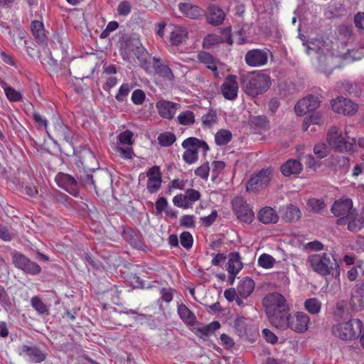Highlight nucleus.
<instances>
[{
	"label": "nucleus",
	"instance_id": "nucleus-1",
	"mask_svg": "<svg viewBox=\"0 0 364 364\" xmlns=\"http://www.w3.org/2000/svg\"><path fill=\"white\" fill-rule=\"evenodd\" d=\"M262 304L271 324L277 328L284 324V319L290 312V306L285 297L279 293L268 294L262 300Z\"/></svg>",
	"mask_w": 364,
	"mask_h": 364
},
{
	"label": "nucleus",
	"instance_id": "nucleus-46",
	"mask_svg": "<svg viewBox=\"0 0 364 364\" xmlns=\"http://www.w3.org/2000/svg\"><path fill=\"white\" fill-rule=\"evenodd\" d=\"M31 304L32 307L40 314H43L48 311L47 306L38 296H35L31 298Z\"/></svg>",
	"mask_w": 364,
	"mask_h": 364
},
{
	"label": "nucleus",
	"instance_id": "nucleus-6",
	"mask_svg": "<svg viewBox=\"0 0 364 364\" xmlns=\"http://www.w3.org/2000/svg\"><path fill=\"white\" fill-rule=\"evenodd\" d=\"M306 53L311 55L313 53L317 55V59L319 63V69L321 72L328 76L335 66L333 61L336 58L333 53L330 52L326 47H319L318 49L315 48L314 43L311 42L306 48Z\"/></svg>",
	"mask_w": 364,
	"mask_h": 364
},
{
	"label": "nucleus",
	"instance_id": "nucleus-55",
	"mask_svg": "<svg viewBox=\"0 0 364 364\" xmlns=\"http://www.w3.org/2000/svg\"><path fill=\"white\" fill-rule=\"evenodd\" d=\"M14 237V234L9 230V228L0 224V239L6 242H10Z\"/></svg>",
	"mask_w": 364,
	"mask_h": 364
},
{
	"label": "nucleus",
	"instance_id": "nucleus-30",
	"mask_svg": "<svg viewBox=\"0 0 364 364\" xmlns=\"http://www.w3.org/2000/svg\"><path fill=\"white\" fill-rule=\"evenodd\" d=\"M257 218L264 224L276 223L279 220L277 212L269 206L262 208L257 214Z\"/></svg>",
	"mask_w": 364,
	"mask_h": 364
},
{
	"label": "nucleus",
	"instance_id": "nucleus-23",
	"mask_svg": "<svg viewBox=\"0 0 364 364\" xmlns=\"http://www.w3.org/2000/svg\"><path fill=\"white\" fill-rule=\"evenodd\" d=\"M355 208H353V201L349 198L340 199L334 202L331 207V212L336 217H344L351 213Z\"/></svg>",
	"mask_w": 364,
	"mask_h": 364
},
{
	"label": "nucleus",
	"instance_id": "nucleus-22",
	"mask_svg": "<svg viewBox=\"0 0 364 364\" xmlns=\"http://www.w3.org/2000/svg\"><path fill=\"white\" fill-rule=\"evenodd\" d=\"M350 305L354 311H360L364 307V280L353 289Z\"/></svg>",
	"mask_w": 364,
	"mask_h": 364
},
{
	"label": "nucleus",
	"instance_id": "nucleus-58",
	"mask_svg": "<svg viewBox=\"0 0 364 364\" xmlns=\"http://www.w3.org/2000/svg\"><path fill=\"white\" fill-rule=\"evenodd\" d=\"M133 134L131 131L126 130L119 134L118 139L122 144L130 145L132 144Z\"/></svg>",
	"mask_w": 364,
	"mask_h": 364
},
{
	"label": "nucleus",
	"instance_id": "nucleus-5",
	"mask_svg": "<svg viewBox=\"0 0 364 364\" xmlns=\"http://www.w3.org/2000/svg\"><path fill=\"white\" fill-rule=\"evenodd\" d=\"M182 146L186 149L183 154V159L188 164H194L198 161V152L201 149L204 154L209 150V146L205 141L196 137H188L182 142Z\"/></svg>",
	"mask_w": 364,
	"mask_h": 364
},
{
	"label": "nucleus",
	"instance_id": "nucleus-62",
	"mask_svg": "<svg viewBox=\"0 0 364 364\" xmlns=\"http://www.w3.org/2000/svg\"><path fill=\"white\" fill-rule=\"evenodd\" d=\"M161 299L166 303H169L173 299V290L171 288H163L161 290Z\"/></svg>",
	"mask_w": 364,
	"mask_h": 364
},
{
	"label": "nucleus",
	"instance_id": "nucleus-49",
	"mask_svg": "<svg viewBox=\"0 0 364 364\" xmlns=\"http://www.w3.org/2000/svg\"><path fill=\"white\" fill-rule=\"evenodd\" d=\"M6 90L5 95L9 101L16 102H20L22 100V95L19 91L11 87Z\"/></svg>",
	"mask_w": 364,
	"mask_h": 364
},
{
	"label": "nucleus",
	"instance_id": "nucleus-36",
	"mask_svg": "<svg viewBox=\"0 0 364 364\" xmlns=\"http://www.w3.org/2000/svg\"><path fill=\"white\" fill-rule=\"evenodd\" d=\"M220 327V324L218 321H213L208 325L198 328L197 329V335L205 340L213 335Z\"/></svg>",
	"mask_w": 364,
	"mask_h": 364
},
{
	"label": "nucleus",
	"instance_id": "nucleus-57",
	"mask_svg": "<svg viewBox=\"0 0 364 364\" xmlns=\"http://www.w3.org/2000/svg\"><path fill=\"white\" fill-rule=\"evenodd\" d=\"M210 171L208 163H205L195 170V174L203 179H208Z\"/></svg>",
	"mask_w": 364,
	"mask_h": 364
},
{
	"label": "nucleus",
	"instance_id": "nucleus-60",
	"mask_svg": "<svg viewBox=\"0 0 364 364\" xmlns=\"http://www.w3.org/2000/svg\"><path fill=\"white\" fill-rule=\"evenodd\" d=\"M252 123L259 129H265L268 124V121L264 116H257L252 119Z\"/></svg>",
	"mask_w": 364,
	"mask_h": 364
},
{
	"label": "nucleus",
	"instance_id": "nucleus-13",
	"mask_svg": "<svg viewBox=\"0 0 364 364\" xmlns=\"http://www.w3.org/2000/svg\"><path fill=\"white\" fill-rule=\"evenodd\" d=\"M336 223L338 225H348V229L351 232H358L364 227V213H359L355 209L348 215L339 218Z\"/></svg>",
	"mask_w": 364,
	"mask_h": 364
},
{
	"label": "nucleus",
	"instance_id": "nucleus-7",
	"mask_svg": "<svg viewBox=\"0 0 364 364\" xmlns=\"http://www.w3.org/2000/svg\"><path fill=\"white\" fill-rule=\"evenodd\" d=\"M328 144L331 148L341 152H350L354 150L356 144L355 138L351 141H346L341 132L336 127H331L327 134Z\"/></svg>",
	"mask_w": 364,
	"mask_h": 364
},
{
	"label": "nucleus",
	"instance_id": "nucleus-59",
	"mask_svg": "<svg viewBox=\"0 0 364 364\" xmlns=\"http://www.w3.org/2000/svg\"><path fill=\"white\" fill-rule=\"evenodd\" d=\"M308 205L314 212H318L324 207V203L322 200L316 198L310 199L308 202Z\"/></svg>",
	"mask_w": 364,
	"mask_h": 364
},
{
	"label": "nucleus",
	"instance_id": "nucleus-26",
	"mask_svg": "<svg viewBox=\"0 0 364 364\" xmlns=\"http://www.w3.org/2000/svg\"><path fill=\"white\" fill-rule=\"evenodd\" d=\"M178 7L185 16L191 19H196L202 16L204 13L203 9L198 6L188 2H181Z\"/></svg>",
	"mask_w": 364,
	"mask_h": 364
},
{
	"label": "nucleus",
	"instance_id": "nucleus-19",
	"mask_svg": "<svg viewBox=\"0 0 364 364\" xmlns=\"http://www.w3.org/2000/svg\"><path fill=\"white\" fill-rule=\"evenodd\" d=\"M221 93L228 100H234L237 97L238 84L236 76L229 75L220 87Z\"/></svg>",
	"mask_w": 364,
	"mask_h": 364
},
{
	"label": "nucleus",
	"instance_id": "nucleus-34",
	"mask_svg": "<svg viewBox=\"0 0 364 364\" xmlns=\"http://www.w3.org/2000/svg\"><path fill=\"white\" fill-rule=\"evenodd\" d=\"M255 289V282L247 277L240 282L237 287V293L241 298H247Z\"/></svg>",
	"mask_w": 364,
	"mask_h": 364
},
{
	"label": "nucleus",
	"instance_id": "nucleus-9",
	"mask_svg": "<svg viewBox=\"0 0 364 364\" xmlns=\"http://www.w3.org/2000/svg\"><path fill=\"white\" fill-rule=\"evenodd\" d=\"M232 208L237 219L241 222L250 224L255 219V213L247 201L240 196L233 198Z\"/></svg>",
	"mask_w": 364,
	"mask_h": 364
},
{
	"label": "nucleus",
	"instance_id": "nucleus-10",
	"mask_svg": "<svg viewBox=\"0 0 364 364\" xmlns=\"http://www.w3.org/2000/svg\"><path fill=\"white\" fill-rule=\"evenodd\" d=\"M12 262L16 268L28 274L36 275L41 271V267L36 262L18 252L12 254Z\"/></svg>",
	"mask_w": 364,
	"mask_h": 364
},
{
	"label": "nucleus",
	"instance_id": "nucleus-37",
	"mask_svg": "<svg viewBox=\"0 0 364 364\" xmlns=\"http://www.w3.org/2000/svg\"><path fill=\"white\" fill-rule=\"evenodd\" d=\"M301 217V211L299 208L289 205L285 208L283 214V218L289 222H295Z\"/></svg>",
	"mask_w": 364,
	"mask_h": 364
},
{
	"label": "nucleus",
	"instance_id": "nucleus-29",
	"mask_svg": "<svg viewBox=\"0 0 364 364\" xmlns=\"http://www.w3.org/2000/svg\"><path fill=\"white\" fill-rule=\"evenodd\" d=\"M303 168L300 161L296 159H289L280 168L282 173L284 176L299 174Z\"/></svg>",
	"mask_w": 364,
	"mask_h": 364
},
{
	"label": "nucleus",
	"instance_id": "nucleus-50",
	"mask_svg": "<svg viewBox=\"0 0 364 364\" xmlns=\"http://www.w3.org/2000/svg\"><path fill=\"white\" fill-rule=\"evenodd\" d=\"M146 98L144 92L140 89L135 90L131 97L132 102L136 105H141Z\"/></svg>",
	"mask_w": 364,
	"mask_h": 364
},
{
	"label": "nucleus",
	"instance_id": "nucleus-51",
	"mask_svg": "<svg viewBox=\"0 0 364 364\" xmlns=\"http://www.w3.org/2000/svg\"><path fill=\"white\" fill-rule=\"evenodd\" d=\"M185 196L188 203L191 204V207L192 206L193 203L198 200L200 198V193L199 191L192 188L187 189L185 192Z\"/></svg>",
	"mask_w": 364,
	"mask_h": 364
},
{
	"label": "nucleus",
	"instance_id": "nucleus-42",
	"mask_svg": "<svg viewBox=\"0 0 364 364\" xmlns=\"http://www.w3.org/2000/svg\"><path fill=\"white\" fill-rule=\"evenodd\" d=\"M223 42L222 38L216 34L207 35L203 42V47L209 49Z\"/></svg>",
	"mask_w": 364,
	"mask_h": 364
},
{
	"label": "nucleus",
	"instance_id": "nucleus-39",
	"mask_svg": "<svg viewBox=\"0 0 364 364\" xmlns=\"http://www.w3.org/2000/svg\"><path fill=\"white\" fill-rule=\"evenodd\" d=\"M201 120L203 127H212L218 120L216 110L213 109H208V112L203 115Z\"/></svg>",
	"mask_w": 364,
	"mask_h": 364
},
{
	"label": "nucleus",
	"instance_id": "nucleus-61",
	"mask_svg": "<svg viewBox=\"0 0 364 364\" xmlns=\"http://www.w3.org/2000/svg\"><path fill=\"white\" fill-rule=\"evenodd\" d=\"M262 335L266 341H267L268 343L274 344L277 342V336L267 328H264L262 330Z\"/></svg>",
	"mask_w": 364,
	"mask_h": 364
},
{
	"label": "nucleus",
	"instance_id": "nucleus-56",
	"mask_svg": "<svg viewBox=\"0 0 364 364\" xmlns=\"http://www.w3.org/2000/svg\"><path fill=\"white\" fill-rule=\"evenodd\" d=\"M117 152H118L120 156L126 159H132L134 156V153L133 151L132 148L131 147H126L123 148L122 146H117L116 148Z\"/></svg>",
	"mask_w": 364,
	"mask_h": 364
},
{
	"label": "nucleus",
	"instance_id": "nucleus-35",
	"mask_svg": "<svg viewBox=\"0 0 364 364\" xmlns=\"http://www.w3.org/2000/svg\"><path fill=\"white\" fill-rule=\"evenodd\" d=\"M177 313L180 318L188 325H193L196 321L194 313L184 304H180L177 306Z\"/></svg>",
	"mask_w": 364,
	"mask_h": 364
},
{
	"label": "nucleus",
	"instance_id": "nucleus-18",
	"mask_svg": "<svg viewBox=\"0 0 364 364\" xmlns=\"http://www.w3.org/2000/svg\"><path fill=\"white\" fill-rule=\"evenodd\" d=\"M146 189L150 193H156L161 187L162 174L158 166H154L146 172Z\"/></svg>",
	"mask_w": 364,
	"mask_h": 364
},
{
	"label": "nucleus",
	"instance_id": "nucleus-38",
	"mask_svg": "<svg viewBox=\"0 0 364 364\" xmlns=\"http://www.w3.org/2000/svg\"><path fill=\"white\" fill-rule=\"evenodd\" d=\"M304 308L311 314L316 315L321 311V302L316 298H311L305 301Z\"/></svg>",
	"mask_w": 364,
	"mask_h": 364
},
{
	"label": "nucleus",
	"instance_id": "nucleus-54",
	"mask_svg": "<svg viewBox=\"0 0 364 364\" xmlns=\"http://www.w3.org/2000/svg\"><path fill=\"white\" fill-rule=\"evenodd\" d=\"M82 184L87 187H93L96 189V186L95 184V181L93 180V176L92 174H89L87 173H83L78 178Z\"/></svg>",
	"mask_w": 364,
	"mask_h": 364
},
{
	"label": "nucleus",
	"instance_id": "nucleus-21",
	"mask_svg": "<svg viewBox=\"0 0 364 364\" xmlns=\"http://www.w3.org/2000/svg\"><path fill=\"white\" fill-rule=\"evenodd\" d=\"M19 354L33 363H41L46 358V354L37 346L23 345L19 348Z\"/></svg>",
	"mask_w": 364,
	"mask_h": 364
},
{
	"label": "nucleus",
	"instance_id": "nucleus-43",
	"mask_svg": "<svg viewBox=\"0 0 364 364\" xmlns=\"http://www.w3.org/2000/svg\"><path fill=\"white\" fill-rule=\"evenodd\" d=\"M176 136L171 132H164L159 135L158 141L162 146H169L176 141Z\"/></svg>",
	"mask_w": 364,
	"mask_h": 364
},
{
	"label": "nucleus",
	"instance_id": "nucleus-63",
	"mask_svg": "<svg viewBox=\"0 0 364 364\" xmlns=\"http://www.w3.org/2000/svg\"><path fill=\"white\" fill-rule=\"evenodd\" d=\"M33 119L35 122L37 123L40 127H43L46 132L48 131V120L46 119V117H43L39 113L35 112L33 113Z\"/></svg>",
	"mask_w": 364,
	"mask_h": 364
},
{
	"label": "nucleus",
	"instance_id": "nucleus-14",
	"mask_svg": "<svg viewBox=\"0 0 364 364\" xmlns=\"http://www.w3.org/2000/svg\"><path fill=\"white\" fill-rule=\"evenodd\" d=\"M270 51L267 49H252L245 55V61L250 67H260L266 65Z\"/></svg>",
	"mask_w": 364,
	"mask_h": 364
},
{
	"label": "nucleus",
	"instance_id": "nucleus-11",
	"mask_svg": "<svg viewBox=\"0 0 364 364\" xmlns=\"http://www.w3.org/2000/svg\"><path fill=\"white\" fill-rule=\"evenodd\" d=\"M273 173L271 168L262 169L252 175L246 185L247 191H255L266 187L270 182Z\"/></svg>",
	"mask_w": 364,
	"mask_h": 364
},
{
	"label": "nucleus",
	"instance_id": "nucleus-41",
	"mask_svg": "<svg viewBox=\"0 0 364 364\" xmlns=\"http://www.w3.org/2000/svg\"><path fill=\"white\" fill-rule=\"evenodd\" d=\"M275 263V259L270 255L266 253L262 254L257 259L258 265L264 269L272 268Z\"/></svg>",
	"mask_w": 364,
	"mask_h": 364
},
{
	"label": "nucleus",
	"instance_id": "nucleus-25",
	"mask_svg": "<svg viewBox=\"0 0 364 364\" xmlns=\"http://www.w3.org/2000/svg\"><path fill=\"white\" fill-rule=\"evenodd\" d=\"M197 59L198 62L204 64L208 69L210 70L215 77H218V65L219 61L213 55L208 52L200 51L197 55Z\"/></svg>",
	"mask_w": 364,
	"mask_h": 364
},
{
	"label": "nucleus",
	"instance_id": "nucleus-28",
	"mask_svg": "<svg viewBox=\"0 0 364 364\" xmlns=\"http://www.w3.org/2000/svg\"><path fill=\"white\" fill-rule=\"evenodd\" d=\"M152 61L153 67L157 75L169 81L173 80L174 75L171 68L167 65L164 64L160 58L153 57Z\"/></svg>",
	"mask_w": 364,
	"mask_h": 364
},
{
	"label": "nucleus",
	"instance_id": "nucleus-64",
	"mask_svg": "<svg viewBox=\"0 0 364 364\" xmlns=\"http://www.w3.org/2000/svg\"><path fill=\"white\" fill-rule=\"evenodd\" d=\"M354 22L355 26L360 29H364V13L358 12L354 17Z\"/></svg>",
	"mask_w": 364,
	"mask_h": 364
},
{
	"label": "nucleus",
	"instance_id": "nucleus-20",
	"mask_svg": "<svg viewBox=\"0 0 364 364\" xmlns=\"http://www.w3.org/2000/svg\"><path fill=\"white\" fill-rule=\"evenodd\" d=\"M156 107L159 114L164 118L172 119L176 111L181 107L180 104L173 102L161 100L156 102Z\"/></svg>",
	"mask_w": 364,
	"mask_h": 364
},
{
	"label": "nucleus",
	"instance_id": "nucleus-8",
	"mask_svg": "<svg viewBox=\"0 0 364 364\" xmlns=\"http://www.w3.org/2000/svg\"><path fill=\"white\" fill-rule=\"evenodd\" d=\"M307 262L314 272L322 276L329 275L333 269L330 255L325 252L309 255Z\"/></svg>",
	"mask_w": 364,
	"mask_h": 364
},
{
	"label": "nucleus",
	"instance_id": "nucleus-33",
	"mask_svg": "<svg viewBox=\"0 0 364 364\" xmlns=\"http://www.w3.org/2000/svg\"><path fill=\"white\" fill-rule=\"evenodd\" d=\"M187 35V31L184 28L176 26L170 33L169 41L171 45L178 46L186 41Z\"/></svg>",
	"mask_w": 364,
	"mask_h": 364
},
{
	"label": "nucleus",
	"instance_id": "nucleus-2",
	"mask_svg": "<svg viewBox=\"0 0 364 364\" xmlns=\"http://www.w3.org/2000/svg\"><path fill=\"white\" fill-rule=\"evenodd\" d=\"M271 77L263 71L254 72L245 85V92L251 97H256L267 92L271 86Z\"/></svg>",
	"mask_w": 364,
	"mask_h": 364
},
{
	"label": "nucleus",
	"instance_id": "nucleus-15",
	"mask_svg": "<svg viewBox=\"0 0 364 364\" xmlns=\"http://www.w3.org/2000/svg\"><path fill=\"white\" fill-rule=\"evenodd\" d=\"M55 180L59 187L75 197L78 196L79 186L74 177L67 173H59L56 175Z\"/></svg>",
	"mask_w": 364,
	"mask_h": 364
},
{
	"label": "nucleus",
	"instance_id": "nucleus-27",
	"mask_svg": "<svg viewBox=\"0 0 364 364\" xmlns=\"http://www.w3.org/2000/svg\"><path fill=\"white\" fill-rule=\"evenodd\" d=\"M123 238L133 247L141 250L144 247L141 234L133 229L126 228L122 233Z\"/></svg>",
	"mask_w": 364,
	"mask_h": 364
},
{
	"label": "nucleus",
	"instance_id": "nucleus-44",
	"mask_svg": "<svg viewBox=\"0 0 364 364\" xmlns=\"http://www.w3.org/2000/svg\"><path fill=\"white\" fill-rule=\"evenodd\" d=\"M132 89V85L129 83H122L115 95V99L119 102H123L126 100L129 92Z\"/></svg>",
	"mask_w": 364,
	"mask_h": 364
},
{
	"label": "nucleus",
	"instance_id": "nucleus-52",
	"mask_svg": "<svg viewBox=\"0 0 364 364\" xmlns=\"http://www.w3.org/2000/svg\"><path fill=\"white\" fill-rule=\"evenodd\" d=\"M173 203L174 205L184 209L191 208V204L188 203L185 194H178L174 196Z\"/></svg>",
	"mask_w": 364,
	"mask_h": 364
},
{
	"label": "nucleus",
	"instance_id": "nucleus-16",
	"mask_svg": "<svg viewBox=\"0 0 364 364\" xmlns=\"http://www.w3.org/2000/svg\"><path fill=\"white\" fill-rule=\"evenodd\" d=\"M332 109L338 114L353 115L358 110V105L350 100L342 97L333 100L331 103Z\"/></svg>",
	"mask_w": 364,
	"mask_h": 364
},
{
	"label": "nucleus",
	"instance_id": "nucleus-4",
	"mask_svg": "<svg viewBox=\"0 0 364 364\" xmlns=\"http://www.w3.org/2000/svg\"><path fill=\"white\" fill-rule=\"evenodd\" d=\"M284 324L279 326L277 328L280 330L290 328L296 333H304L307 331L311 321L309 316L306 314L297 311L292 314L289 312L288 316L284 319Z\"/></svg>",
	"mask_w": 364,
	"mask_h": 364
},
{
	"label": "nucleus",
	"instance_id": "nucleus-31",
	"mask_svg": "<svg viewBox=\"0 0 364 364\" xmlns=\"http://www.w3.org/2000/svg\"><path fill=\"white\" fill-rule=\"evenodd\" d=\"M225 14L224 11L218 6H210L208 8V14L207 19L209 23L212 25H220L225 19Z\"/></svg>",
	"mask_w": 364,
	"mask_h": 364
},
{
	"label": "nucleus",
	"instance_id": "nucleus-12",
	"mask_svg": "<svg viewBox=\"0 0 364 364\" xmlns=\"http://www.w3.org/2000/svg\"><path fill=\"white\" fill-rule=\"evenodd\" d=\"M47 135L54 144H56L58 141H64L71 144L73 141L70 129L59 118H56L53 122V131H47Z\"/></svg>",
	"mask_w": 364,
	"mask_h": 364
},
{
	"label": "nucleus",
	"instance_id": "nucleus-17",
	"mask_svg": "<svg viewBox=\"0 0 364 364\" xmlns=\"http://www.w3.org/2000/svg\"><path fill=\"white\" fill-rule=\"evenodd\" d=\"M319 105L320 101L318 97L309 95L299 100L296 104L294 109L298 115L302 116L313 112L318 107Z\"/></svg>",
	"mask_w": 364,
	"mask_h": 364
},
{
	"label": "nucleus",
	"instance_id": "nucleus-53",
	"mask_svg": "<svg viewBox=\"0 0 364 364\" xmlns=\"http://www.w3.org/2000/svg\"><path fill=\"white\" fill-rule=\"evenodd\" d=\"M132 11V5L127 1L120 2L117 6V13L119 16H127Z\"/></svg>",
	"mask_w": 364,
	"mask_h": 364
},
{
	"label": "nucleus",
	"instance_id": "nucleus-48",
	"mask_svg": "<svg viewBox=\"0 0 364 364\" xmlns=\"http://www.w3.org/2000/svg\"><path fill=\"white\" fill-rule=\"evenodd\" d=\"M180 242L184 248L191 249L193 243L192 235L188 232H183L180 235Z\"/></svg>",
	"mask_w": 364,
	"mask_h": 364
},
{
	"label": "nucleus",
	"instance_id": "nucleus-47",
	"mask_svg": "<svg viewBox=\"0 0 364 364\" xmlns=\"http://www.w3.org/2000/svg\"><path fill=\"white\" fill-rule=\"evenodd\" d=\"M330 146L328 144L319 143L315 145L314 153L319 159H323L328 155L330 151Z\"/></svg>",
	"mask_w": 364,
	"mask_h": 364
},
{
	"label": "nucleus",
	"instance_id": "nucleus-32",
	"mask_svg": "<svg viewBox=\"0 0 364 364\" xmlns=\"http://www.w3.org/2000/svg\"><path fill=\"white\" fill-rule=\"evenodd\" d=\"M31 33L36 41L43 44L46 42V34L43 23L37 20H34L31 23Z\"/></svg>",
	"mask_w": 364,
	"mask_h": 364
},
{
	"label": "nucleus",
	"instance_id": "nucleus-3",
	"mask_svg": "<svg viewBox=\"0 0 364 364\" xmlns=\"http://www.w3.org/2000/svg\"><path fill=\"white\" fill-rule=\"evenodd\" d=\"M362 321L359 319H350L346 323H340L332 328L333 334L342 340L347 341L358 338L361 333Z\"/></svg>",
	"mask_w": 364,
	"mask_h": 364
},
{
	"label": "nucleus",
	"instance_id": "nucleus-45",
	"mask_svg": "<svg viewBox=\"0 0 364 364\" xmlns=\"http://www.w3.org/2000/svg\"><path fill=\"white\" fill-rule=\"evenodd\" d=\"M178 121L183 125H191L195 122V115L192 111L186 110L179 114Z\"/></svg>",
	"mask_w": 364,
	"mask_h": 364
},
{
	"label": "nucleus",
	"instance_id": "nucleus-24",
	"mask_svg": "<svg viewBox=\"0 0 364 364\" xmlns=\"http://www.w3.org/2000/svg\"><path fill=\"white\" fill-rule=\"evenodd\" d=\"M243 264L240 261V254L234 252H231L228 257V262L227 264V271L229 274L231 284L233 283L235 276L242 269Z\"/></svg>",
	"mask_w": 364,
	"mask_h": 364
},
{
	"label": "nucleus",
	"instance_id": "nucleus-40",
	"mask_svg": "<svg viewBox=\"0 0 364 364\" xmlns=\"http://www.w3.org/2000/svg\"><path fill=\"white\" fill-rule=\"evenodd\" d=\"M232 139V133L227 129H220L215 135V141L218 146L226 145Z\"/></svg>",
	"mask_w": 364,
	"mask_h": 364
}]
</instances>
